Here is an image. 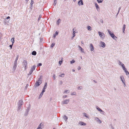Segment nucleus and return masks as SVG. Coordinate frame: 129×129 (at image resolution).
Here are the masks:
<instances>
[{
  "instance_id": "f257e3e1",
  "label": "nucleus",
  "mask_w": 129,
  "mask_h": 129,
  "mask_svg": "<svg viewBox=\"0 0 129 129\" xmlns=\"http://www.w3.org/2000/svg\"><path fill=\"white\" fill-rule=\"evenodd\" d=\"M42 76H41L39 78H38V80L36 82L35 85L36 87L39 86L42 83Z\"/></svg>"
},
{
  "instance_id": "f03ea898",
  "label": "nucleus",
  "mask_w": 129,
  "mask_h": 129,
  "mask_svg": "<svg viewBox=\"0 0 129 129\" xmlns=\"http://www.w3.org/2000/svg\"><path fill=\"white\" fill-rule=\"evenodd\" d=\"M108 31L111 37L114 39L116 40L117 39V38L114 35V34L109 30H108Z\"/></svg>"
},
{
  "instance_id": "7ed1b4c3",
  "label": "nucleus",
  "mask_w": 129,
  "mask_h": 129,
  "mask_svg": "<svg viewBox=\"0 0 129 129\" xmlns=\"http://www.w3.org/2000/svg\"><path fill=\"white\" fill-rule=\"evenodd\" d=\"M99 36L103 39H104L105 38V35L104 33L100 31L98 32Z\"/></svg>"
},
{
  "instance_id": "20e7f679",
  "label": "nucleus",
  "mask_w": 129,
  "mask_h": 129,
  "mask_svg": "<svg viewBox=\"0 0 129 129\" xmlns=\"http://www.w3.org/2000/svg\"><path fill=\"white\" fill-rule=\"evenodd\" d=\"M36 66L35 65H34L33 66V67L31 68L30 69V71L29 72V73L28 74V75H30L32 73H33V71L35 70V69Z\"/></svg>"
},
{
  "instance_id": "39448f33",
  "label": "nucleus",
  "mask_w": 129,
  "mask_h": 129,
  "mask_svg": "<svg viewBox=\"0 0 129 129\" xmlns=\"http://www.w3.org/2000/svg\"><path fill=\"white\" fill-rule=\"evenodd\" d=\"M22 64L23 67H25V69H26L27 67V63L26 61L25 60H24Z\"/></svg>"
},
{
  "instance_id": "423d86ee",
  "label": "nucleus",
  "mask_w": 129,
  "mask_h": 129,
  "mask_svg": "<svg viewBox=\"0 0 129 129\" xmlns=\"http://www.w3.org/2000/svg\"><path fill=\"white\" fill-rule=\"evenodd\" d=\"M120 78L121 80L122 81V82L126 86V85L125 84V80L124 78L123 77V76H120Z\"/></svg>"
},
{
  "instance_id": "0eeeda50",
  "label": "nucleus",
  "mask_w": 129,
  "mask_h": 129,
  "mask_svg": "<svg viewBox=\"0 0 129 129\" xmlns=\"http://www.w3.org/2000/svg\"><path fill=\"white\" fill-rule=\"evenodd\" d=\"M70 101V100L69 99L65 100L63 101L62 102V103L63 104H67Z\"/></svg>"
},
{
  "instance_id": "6e6552de",
  "label": "nucleus",
  "mask_w": 129,
  "mask_h": 129,
  "mask_svg": "<svg viewBox=\"0 0 129 129\" xmlns=\"http://www.w3.org/2000/svg\"><path fill=\"white\" fill-rule=\"evenodd\" d=\"M101 45L100 46L103 48H105V47L106 45L105 43L101 41L100 42Z\"/></svg>"
},
{
  "instance_id": "1a4fd4ad",
  "label": "nucleus",
  "mask_w": 129,
  "mask_h": 129,
  "mask_svg": "<svg viewBox=\"0 0 129 129\" xmlns=\"http://www.w3.org/2000/svg\"><path fill=\"white\" fill-rule=\"evenodd\" d=\"M29 108L28 107V108L26 109L25 113L24 114V115L25 116H26L28 113V112L29 111Z\"/></svg>"
},
{
  "instance_id": "9d476101",
  "label": "nucleus",
  "mask_w": 129,
  "mask_h": 129,
  "mask_svg": "<svg viewBox=\"0 0 129 129\" xmlns=\"http://www.w3.org/2000/svg\"><path fill=\"white\" fill-rule=\"evenodd\" d=\"M94 119L97 122L99 123H102L101 120H100L98 118L96 117H95Z\"/></svg>"
},
{
  "instance_id": "9b49d317",
  "label": "nucleus",
  "mask_w": 129,
  "mask_h": 129,
  "mask_svg": "<svg viewBox=\"0 0 129 129\" xmlns=\"http://www.w3.org/2000/svg\"><path fill=\"white\" fill-rule=\"evenodd\" d=\"M89 48L91 51H93L94 49V47L92 44L91 43L90 44Z\"/></svg>"
},
{
  "instance_id": "f8f14e48",
  "label": "nucleus",
  "mask_w": 129,
  "mask_h": 129,
  "mask_svg": "<svg viewBox=\"0 0 129 129\" xmlns=\"http://www.w3.org/2000/svg\"><path fill=\"white\" fill-rule=\"evenodd\" d=\"M78 4L79 6H80L81 5H83V0H80V1H79L78 2Z\"/></svg>"
},
{
  "instance_id": "ddd939ff",
  "label": "nucleus",
  "mask_w": 129,
  "mask_h": 129,
  "mask_svg": "<svg viewBox=\"0 0 129 129\" xmlns=\"http://www.w3.org/2000/svg\"><path fill=\"white\" fill-rule=\"evenodd\" d=\"M33 3H34V1L32 0H31V3L30 4V11H31V10L32 9L33 5Z\"/></svg>"
},
{
  "instance_id": "4468645a",
  "label": "nucleus",
  "mask_w": 129,
  "mask_h": 129,
  "mask_svg": "<svg viewBox=\"0 0 129 129\" xmlns=\"http://www.w3.org/2000/svg\"><path fill=\"white\" fill-rule=\"evenodd\" d=\"M23 104V101L22 100H19L18 105L22 106Z\"/></svg>"
},
{
  "instance_id": "2eb2a0df",
  "label": "nucleus",
  "mask_w": 129,
  "mask_h": 129,
  "mask_svg": "<svg viewBox=\"0 0 129 129\" xmlns=\"http://www.w3.org/2000/svg\"><path fill=\"white\" fill-rule=\"evenodd\" d=\"M17 64L14 63L12 69L13 71H15L17 67Z\"/></svg>"
},
{
  "instance_id": "dca6fc26",
  "label": "nucleus",
  "mask_w": 129,
  "mask_h": 129,
  "mask_svg": "<svg viewBox=\"0 0 129 129\" xmlns=\"http://www.w3.org/2000/svg\"><path fill=\"white\" fill-rule=\"evenodd\" d=\"M79 124L81 125H85L86 124V123H84L82 121L80 122H79Z\"/></svg>"
},
{
  "instance_id": "f3484780",
  "label": "nucleus",
  "mask_w": 129,
  "mask_h": 129,
  "mask_svg": "<svg viewBox=\"0 0 129 129\" xmlns=\"http://www.w3.org/2000/svg\"><path fill=\"white\" fill-rule=\"evenodd\" d=\"M79 47L80 50L81 51V52L82 53H84V49L79 46Z\"/></svg>"
},
{
  "instance_id": "a211bd4d",
  "label": "nucleus",
  "mask_w": 129,
  "mask_h": 129,
  "mask_svg": "<svg viewBox=\"0 0 129 129\" xmlns=\"http://www.w3.org/2000/svg\"><path fill=\"white\" fill-rule=\"evenodd\" d=\"M95 5L96 8L97 10L98 11V10H100L99 7V6L98 5V4H97V3H95Z\"/></svg>"
},
{
  "instance_id": "6ab92c4d",
  "label": "nucleus",
  "mask_w": 129,
  "mask_h": 129,
  "mask_svg": "<svg viewBox=\"0 0 129 129\" xmlns=\"http://www.w3.org/2000/svg\"><path fill=\"white\" fill-rule=\"evenodd\" d=\"M96 109L99 111L100 112H103V111L101 110L98 106H96Z\"/></svg>"
},
{
  "instance_id": "aec40b11",
  "label": "nucleus",
  "mask_w": 129,
  "mask_h": 129,
  "mask_svg": "<svg viewBox=\"0 0 129 129\" xmlns=\"http://www.w3.org/2000/svg\"><path fill=\"white\" fill-rule=\"evenodd\" d=\"M58 32L57 31H56L55 33L53 35V37L54 38H55L56 36L58 35Z\"/></svg>"
},
{
  "instance_id": "412c9836",
  "label": "nucleus",
  "mask_w": 129,
  "mask_h": 129,
  "mask_svg": "<svg viewBox=\"0 0 129 129\" xmlns=\"http://www.w3.org/2000/svg\"><path fill=\"white\" fill-rule=\"evenodd\" d=\"M44 92L43 91H42L41 92V93L40 94L39 97V99H40L42 97V95L43 94Z\"/></svg>"
},
{
  "instance_id": "4be33fe9",
  "label": "nucleus",
  "mask_w": 129,
  "mask_h": 129,
  "mask_svg": "<svg viewBox=\"0 0 129 129\" xmlns=\"http://www.w3.org/2000/svg\"><path fill=\"white\" fill-rule=\"evenodd\" d=\"M14 39V38L13 37L12 38L11 40V41L12 42L13 44L15 42Z\"/></svg>"
},
{
  "instance_id": "5701e85b",
  "label": "nucleus",
  "mask_w": 129,
  "mask_h": 129,
  "mask_svg": "<svg viewBox=\"0 0 129 129\" xmlns=\"http://www.w3.org/2000/svg\"><path fill=\"white\" fill-rule=\"evenodd\" d=\"M37 54L36 52L35 51H33L32 52L31 54L33 55H35Z\"/></svg>"
},
{
  "instance_id": "b1692460",
  "label": "nucleus",
  "mask_w": 129,
  "mask_h": 129,
  "mask_svg": "<svg viewBox=\"0 0 129 129\" xmlns=\"http://www.w3.org/2000/svg\"><path fill=\"white\" fill-rule=\"evenodd\" d=\"M63 118L65 121H66L68 119V117L65 115H64Z\"/></svg>"
},
{
  "instance_id": "393cba45",
  "label": "nucleus",
  "mask_w": 129,
  "mask_h": 129,
  "mask_svg": "<svg viewBox=\"0 0 129 129\" xmlns=\"http://www.w3.org/2000/svg\"><path fill=\"white\" fill-rule=\"evenodd\" d=\"M125 26L126 25L125 24H124L123 25V33H124V31L125 30Z\"/></svg>"
},
{
  "instance_id": "a878e982",
  "label": "nucleus",
  "mask_w": 129,
  "mask_h": 129,
  "mask_svg": "<svg viewBox=\"0 0 129 129\" xmlns=\"http://www.w3.org/2000/svg\"><path fill=\"white\" fill-rule=\"evenodd\" d=\"M87 28L88 30L90 31L92 30V28L89 26H87Z\"/></svg>"
},
{
  "instance_id": "bb28decb",
  "label": "nucleus",
  "mask_w": 129,
  "mask_h": 129,
  "mask_svg": "<svg viewBox=\"0 0 129 129\" xmlns=\"http://www.w3.org/2000/svg\"><path fill=\"white\" fill-rule=\"evenodd\" d=\"M76 92H72L71 94V95H76Z\"/></svg>"
},
{
  "instance_id": "cd10ccee",
  "label": "nucleus",
  "mask_w": 129,
  "mask_h": 129,
  "mask_svg": "<svg viewBox=\"0 0 129 129\" xmlns=\"http://www.w3.org/2000/svg\"><path fill=\"white\" fill-rule=\"evenodd\" d=\"M98 3H102L103 1V0H97Z\"/></svg>"
},
{
  "instance_id": "c85d7f7f",
  "label": "nucleus",
  "mask_w": 129,
  "mask_h": 129,
  "mask_svg": "<svg viewBox=\"0 0 129 129\" xmlns=\"http://www.w3.org/2000/svg\"><path fill=\"white\" fill-rule=\"evenodd\" d=\"M46 88V87L44 86L43 89L42 91H43V92H44L45 91V89Z\"/></svg>"
},
{
  "instance_id": "c756f323",
  "label": "nucleus",
  "mask_w": 129,
  "mask_h": 129,
  "mask_svg": "<svg viewBox=\"0 0 129 129\" xmlns=\"http://www.w3.org/2000/svg\"><path fill=\"white\" fill-rule=\"evenodd\" d=\"M70 91L68 90H66L64 92V93H69L70 92Z\"/></svg>"
},
{
  "instance_id": "7c9ffc66",
  "label": "nucleus",
  "mask_w": 129,
  "mask_h": 129,
  "mask_svg": "<svg viewBox=\"0 0 129 129\" xmlns=\"http://www.w3.org/2000/svg\"><path fill=\"white\" fill-rule=\"evenodd\" d=\"M18 59V57H17L16 59L14 62V63L17 64V60Z\"/></svg>"
},
{
  "instance_id": "2f4dec72",
  "label": "nucleus",
  "mask_w": 129,
  "mask_h": 129,
  "mask_svg": "<svg viewBox=\"0 0 129 129\" xmlns=\"http://www.w3.org/2000/svg\"><path fill=\"white\" fill-rule=\"evenodd\" d=\"M57 0H54V4H53V5H54V6H55L57 3Z\"/></svg>"
},
{
  "instance_id": "473e14b6",
  "label": "nucleus",
  "mask_w": 129,
  "mask_h": 129,
  "mask_svg": "<svg viewBox=\"0 0 129 129\" xmlns=\"http://www.w3.org/2000/svg\"><path fill=\"white\" fill-rule=\"evenodd\" d=\"M118 61L119 62L118 64L120 66H121L122 65V64H123L121 62H120V60H118Z\"/></svg>"
},
{
  "instance_id": "72a5a7b5",
  "label": "nucleus",
  "mask_w": 129,
  "mask_h": 129,
  "mask_svg": "<svg viewBox=\"0 0 129 129\" xmlns=\"http://www.w3.org/2000/svg\"><path fill=\"white\" fill-rule=\"evenodd\" d=\"M87 114L86 113H83V115L86 118H88V116L86 115Z\"/></svg>"
},
{
  "instance_id": "f704fd0d",
  "label": "nucleus",
  "mask_w": 129,
  "mask_h": 129,
  "mask_svg": "<svg viewBox=\"0 0 129 129\" xmlns=\"http://www.w3.org/2000/svg\"><path fill=\"white\" fill-rule=\"evenodd\" d=\"M55 43H52L51 45V48H52L55 45Z\"/></svg>"
},
{
  "instance_id": "c9c22d12",
  "label": "nucleus",
  "mask_w": 129,
  "mask_h": 129,
  "mask_svg": "<svg viewBox=\"0 0 129 129\" xmlns=\"http://www.w3.org/2000/svg\"><path fill=\"white\" fill-rule=\"evenodd\" d=\"M18 110H19L21 107V106L18 105Z\"/></svg>"
},
{
  "instance_id": "e433bc0d",
  "label": "nucleus",
  "mask_w": 129,
  "mask_h": 129,
  "mask_svg": "<svg viewBox=\"0 0 129 129\" xmlns=\"http://www.w3.org/2000/svg\"><path fill=\"white\" fill-rule=\"evenodd\" d=\"M78 90H81L82 89V86H80L79 87H78Z\"/></svg>"
},
{
  "instance_id": "4c0bfd02",
  "label": "nucleus",
  "mask_w": 129,
  "mask_h": 129,
  "mask_svg": "<svg viewBox=\"0 0 129 129\" xmlns=\"http://www.w3.org/2000/svg\"><path fill=\"white\" fill-rule=\"evenodd\" d=\"M121 66L123 70L124 69H125V67L124 65L123 64H122Z\"/></svg>"
},
{
  "instance_id": "58836bf2",
  "label": "nucleus",
  "mask_w": 129,
  "mask_h": 129,
  "mask_svg": "<svg viewBox=\"0 0 129 129\" xmlns=\"http://www.w3.org/2000/svg\"><path fill=\"white\" fill-rule=\"evenodd\" d=\"M64 74H62L60 75L59 76L60 77H63L64 76Z\"/></svg>"
},
{
  "instance_id": "ea45409f",
  "label": "nucleus",
  "mask_w": 129,
  "mask_h": 129,
  "mask_svg": "<svg viewBox=\"0 0 129 129\" xmlns=\"http://www.w3.org/2000/svg\"><path fill=\"white\" fill-rule=\"evenodd\" d=\"M71 64L74 63L75 62V61L74 60H73L70 61Z\"/></svg>"
},
{
  "instance_id": "a19ab883",
  "label": "nucleus",
  "mask_w": 129,
  "mask_h": 129,
  "mask_svg": "<svg viewBox=\"0 0 129 129\" xmlns=\"http://www.w3.org/2000/svg\"><path fill=\"white\" fill-rule=\"evenodd\" d=\"M13 45V44H12L10 45H9V47H10V49H12Z\"/></svg>"
},
{
  "instance_id": "79ce46f5",
  "label": "nucleus",
  "mask_w": 129,
  "mask_h": 129,
  "mask_svg": "<svg viewBox=\"0 0 129 129\" xmlns=\"http://www.w3.org/2000/svg\"><path fill=\"white\" fill-rule=\"evenodd\" d=\"M42 65V63H39L37 65V66L38 67H39V66H41Z\"/></svg>"
},
{
  "instance_id": "37998d69",
  "label": "nucleus",
  "mask_w": 129,
  "mask_h": 129,
  "mask_svg": "<svg viewBox=\"0 0 129 129\" xmlns=\"http://www.w3.org/2000/svg\"><path fill=\"white\" fill-rule=\"evenodd\" d=\"M62 63V61L60 60L59 62V63L60 65H61Z\"/></svg>"
},
{
  "instance_id": "c03bdc74",
  "label": "nucleus",
  "mask_w": 129,
  "mask_h": 129,
  "mask_svg": "<svg viewBox=\"0 0 129 129\" xmlns=\"http://www.w3.org/2000/svg\"><path fill=\"white\" fill-rule=\"evenodd\" d=\"M43 125V124L41 123L38 126H40V127H42V126Z\"/></svg>"
},
{
  "instance_id": "a18cd8bd",
  "label": "nucleus",
  "mask_w": 129,
  "mask_h": 129,
  "mask_svg": "<svg viewBox=\"0 0 129 129\" xmlns=\"http://www.w3.org/2000/svg\"><path fill=\"white\" fill-rule=\"evenodd\" d=\"M47 82H46L45 83V85H44V86L47 87Z\"/></svg>"
},
{
  "instance_id": "49530a36",
  "label": "nucleus",
  "mask_w": 129,
  "mask_h": 129,
  "mask_svg": "<svg viewBox=\"0 0 129 129\" xmlns=\"http://www.w3.org/2000/svg\"><path fill=\"white\" fill-rule=\"evenodd\" d=\"M62 83H63V82L61 81H60L59 82V84H60V85H61V84H62Z\"/></svg>"
},
{
  "instance_id": "de8ad7c7",
  "label": "nucleus",
  "mask_w": 129,
  "mask_h": 129,
  "mask_svg": "<svg viewBox=\"0 0 129 129\" xmlns=\"http://www.w3.org/2000/svg\"><path fill=\"white\" fill-rule=\"evenodd\" d=\"M10 17L9 16H8V17H7L6 18V19H5V20H6V19H10Z\"/></svg>"
},
{
  "instance_id": "09e8293b",
  "label": "nucleus",
  "mask_w": 129,
  "mask_h": 129,
  "mask_svg": "<svg viewBox=\"0 0 129 129\" xmlns=\"http://www.w3.org/2000/svg\"><path fill=\"white\" fill-rule=\"evenodd\" d=\"M123 70L125 72V73L127 71V69L126 68H125V69H123Z\"/></svg>"
},
{
  "instance_id": "8fccbe9b",
  "label": "nucleus",
  "mask_w": 129,
  "mask_h": 129,
  "mask_svg": "<svg viewBox=\"0 0 129 129\" xmlns=\"http://www.w3.org/2000/svg\"><path fill=\"white\" fill-rule=\"evenodd\" d=\"M41 18V16L40 15L39 16V17L38 19V21H39V20H40V19Z\"/></svg>"
},
{
  "instance_id": "3c124183",
  "label": "nucleus",
  "mask_w": 129,
  "mask_h": 129,
  "mask_svg": "<svg viewBox=\"0 0 129 129\" xmlns=\"http://www.w3.org/2000/svg\"><path fill=\"white\" fill-rule=\"evenodd\" d=\"M53 77L54 80L55 79V75L54 74L53 75Z\"/></svg>"
},
{
  "instance_id": "603ef678",
  "label": "nucleus",
  "mask_w": 129,
  "mask_h": 129,
  "mask_svg": "<svg viewBox=\"0 0 129 129\" xmlns=\"http://www.w3.org/2000/svg\"><path fill=\"white\" fill-rule=\"evenodd\" d=\"M125 73L127 75L128 74V75H129V72H128V71L126 72H125Z\"/></svg>"
},
{
  "instance_id": "864d4df0",
  "label": "nucleus",
  "mask_w": 129,
  "mask_h": 129,
  "mask_svg": "<svg viewBox=\"0 0 129 129\" xmlns=\"http://www.w3.org/2000/svg\"><path fill=\"white\" fill-rule=\"evenodd\" d=\"M67 97V95H64L63 96V98H65Z\"/></svg>"
},
{
  "instance_id": "5fc2aeb1",
  "label": "nucleus",
  "mask_w": 129,
  "mask_h": 129,
  "mask_svg": "<svg viewBox=\"0 0 129 129\" xmlns=\"http://www.w3.org/2000/svg\"><path fill=\"white\" fill-rule=\"evenodd\" d=\"M59 20H60V19H59L57 21V23H58V24H59V23L60 22L59 21Z\"/></svg>"
},
{
  "instance_id": "6e6d98bb",
  "label": "nucleus",
  "mask_w": 129,
  "mask_h": 129,
  "mask_svg": "<svg viewBox=\"0 0 129 129\" xmlns=\"http://www.w3.org/2000/svg\"><path fill=\"white\" fill-rule=\"evenodd\" d=\"M100 21L101 23H103V21L102 19H101Z\"/></svg>"
},
{
  "instance_id": "4d7b16f0",
  "label": "nucleus",
  "mask_w": 129,
  "mask_h": 129,
  "mask_svg": "<svg viewBox=\"0 0 129 129\" xmlns=\"http://www.w3.org/2000/svg\"><path fill=\"white\" fill-rule=\"evenodd\" d=\"M101 113L102 114L104 115V113H105V112L104 111H103V112H101Z\"/></svg>"
},
{
  "instance_id": "13d9d810",
  "label": "nucleus",
  "mask_w": 129,
  "mask_h": 129,
  "mask_svg": "<svg viewBox=\"0 0 129 129\" xmlns=\"http://www.w3.org/2000/svg\"><path fill=\"white\" fill-rule=\"evenodd\" d=\"M2 35L0 34V39H2Z\"/></svg>"
},
{
  "instance_id": "bf43d9fd",
  "label": "nucleus",
  "mask_w": 129,
  "mask_h": 129,
  "mask_svg": "<svg viewBox=\"0 0 129 129\" xmlns=\"http://www.w3.org/2000/svg\"><path fill=\"white\" fill-rule=\"evenodd\" d=\"M74 28L73 29V33L74 34H74H75V33H76V32L75 31H74Z\"/></svg>"
},
{
  "instance_id": "052dcab7",
  "label": "nucleus",
  "mask_w": 129,
  "mask_h": 129,
  "mask_svg": "<svg viewBox=\"0 0 129 129\" xmlns=\"http://www.w3.org/2000/svg\"><path fill=\"white\" fill-rule=\"evenodd\" d=\"M41 128H41H41V127H40V126H38V128H37V129H40Z\"/></svg>"
},
{
  "instance_id": "680f3d73",
  "label": "nucleus",
  "mask_w": 129,
  "mask_h": 129,
  "mask_svg": "<svg viewBox=\"0 0 129 129\" xmlns=\"http://www.w3.org/2000/svg\"><path fill=\"white\" fill-rule=\"evenodd\" d=\"M73 37H75V34H74H74H73Z\"/></svg>"
},
{
  "instance_id": "e2e57ef3",
  "label": "nucleus",
  "mask_w": 129,
  "mask_h": 129,
  "mask_svg": "<svg viewBox=\"0 0 129 129\" xmlns=\"http://www.w3.org/2000/svg\"><path fill=\"white\" fill-rule=\"evenodd\" d=\"M121 7H120L119 8V10H118V12H119V11H120V10L121 9Z\"/></svg>"
},
{
  "instance_id": "0e129e2a",
  "label": "nucleus",
  "mask_w": 129,
  "mask_h": 129,
  "mask_svg": "<svg viewBox=\"0 0 129 129\" xmlns=\"http://www.w3.org/2000/svg\"><path fill=\"white\" fill-rule=\"evenodd\" d=\"M111 127H112V129H114V128L113 126H111Z\"/></svg>"
},
{
  "instance_id": "69168bd1",
  "label": "nucleus",
  "mask_w": 129,
  "mask_h": 129,
  "mask_svg": "<svg viewBox=\"0 0 129 129\" xmlns=\"http://www.w3.org/2000/svg\"><path fill=\"white\" fill-rule=\"evenodd\" d=\"M81 69V68H80V67H79V68H78V70H80Z\"/></svg>"
},
{
  "instance_id": "338daca9",
  "label": "nucleus",
  "mask_w": 129,
  "mask_h": 129,
  "mask_svg": "<svg viewBox=\"0 0 129 129\" xmlns=\"http://www.w3.org/2000/svg\"><path fill=\"white\" fill-rule=\"evenodd\" d=\"M26 1V2L27 3L28 2L29 0H25Z\"/></svg>"
},
{
  "instance_id": "774afa93",
  "label": "nucleus",
  "mask_w": 129,
  "mask_h": 129,
  "mask_svg": "<svg viewBox=\"0 0 129 129\" xmlns=\"http://www.w3.org/2000/svg\"><path fill=\"white\" fill-rule=\"evenodd\" d=\"M94 82L95 83H96V81L95 80H94Z\"/></svg>"
}]
</instances>
